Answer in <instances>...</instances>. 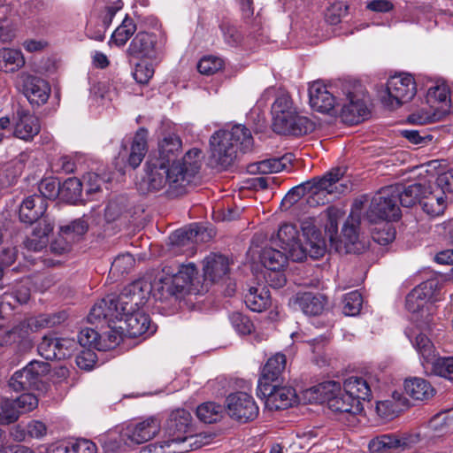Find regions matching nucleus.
<instances>
[{"label":"nucleus","instance_id":"f257e3e1","mask_svg":"<svg viewBox=\"0 0 453 453\" xmlns=\"http://www.w3.org/2000/svg\"><path fill=\"white\" fill-rule=\"evenodd\" d=\"M143 288L142 282L136 281L127 286L119 296H106L92 307L88 320L91 323L101 319L109 322L124 320L125 326H120L119 328L126 330L131 338L154 334L156 326L150 323L149 315L140 309L147 302L149 293ZM145 288H148L146 285Z\"/></svg>","mask_w":453,"mask_h":453},{"label":"nucleus","instance_id":"f03ea898","mask_svg":"<svg viewBox=\"0 0 453 453\" xmlns=\"http://www.w3.org/2000/svg\"><path fill=\"white\" fill-rule=\"evenodd\" d=\"M301 229L305 244L300 242L296 226L288 223L280 226L277 234L272 236L271 242L288 252L295 262H302L308 256L315 259L323 257L326 250V242L316 227L315 219L303 220Z\"/></svg>","mask_w":453,"mask_h":453},{"label":"nucleus","instance_id":"7ed1b4c3","mask_svg":"<svg viewBox=\"0 0 453 453\" xmlns=\"http://www.w3.org/2000/svg\"><path fill=\"white\" fill-rule=\"evenodd\" d=\"M343 174L344 171L342 168H334L321 178H313L296 186L284 196L282 204L291 206L304 196L310 206L329 203L340 195L349 191V184L342 180Z\"/></svg>","mask_w":453,"mask_h":453},{"label":"nucleus","instance_id":"20e7f679","mask_svg":"<svg viewBox=\"0 0 453 453\" xmlns=\"http://www.w3.org/2000/svg\"><path fill=\"white\" fill-rule=\"evenodd\" d=\"M253 143L250 131L242 125H235L231 130L218 131L210 139L211 163L226 168L234 163L238 146L242 151H248Z\"/></svg>","mask_w":453,"mask_h":453},{"label":"nucleus","instance_id":"39448f33","mask_svg":"<svg viewBox=\"0 0 453 453\" xmlns=\"http://www.w3.org/2000/svg\"><path fill=\"white\" fill-rule=\"evenodd\" d=\"M196 274V267L192 263L178 265L176 268L165 266L151 284L150 292L156 300L175 303L188 291Z\"/></svg>","mask_w":453,"mask_h":453},{"label":"nucleus","instance_id":"423d86ee","mask_svg":"<svg viewBox=\"0 0 453 453\" xmlns=\"http://www.w3.org/2000/svg\"><path fill=\"white\" fill-rule=\"evenodd\" d=\"M309 401L326 402L328 408L334 413L355 417L363 411V403L352 398L341 384L334 380H326L311 387L305 392Z\"/></svg>","mask_w":453,"mask_h":453},{"label":"nucleus","instance_id":"0eeeda50","mask_svg":"<svg viewBox=\"0 0 453 453\" xmlns=\"http://www.w3.org/2000/svg\"><path fill=\"white\" fill-rule=\"evenodd\" d=\"M417 88L414 78L410 73H400L391 76L387 82V96L383 103L391 109L409 102L416 95Z\"/></svg>","mask_w":453,"mask_h":453},{"label":"nucleus","instance_id":"6e6552de","mask_svg":"<svg viewBox=\"0 0 453 453\" xmlns=\"http://www.w3.org/2000/svg\"><path fill=\"white\" fill-rule=\"evenodd\" d=\"M367 217L371 221L378 219L396 220L400 218V208L397 204V190L395 188H381L372 198Z\"/></svg>","mask_w":453,"mask_h":453},{"label":"nucleus","instance_id":"1a4fd4ad","mask_svg":"<svg viewBox=\"0 0 453 453\" xmlns=\"http://www.w3.org/2000/svg\"><path fill=\"white\" fill-rule=\"evenodd\" d=\"M165 44L164 35L139 32L131 41L127 54L134 58L157 60L161 58Z\"/></svg>","mask_w":453,"mask_h":453},{"label":"nucleus","instance_id":"9d476101","mask_svg":"<svg viewBox=\"0 0 453 453\" xmlns=\"http://www.w3.org/2000/svg\"><path fill=\"white\" fill-rule=\"evenodd\" d=\"M438 289V282L434 280H429L420 283L410 294L406 296V308L407 310L415 315L413 319L419 323V313L420 317H424L426 313V325H428V313L425 311H428L427 303H434L438 300L436 291Z\"/></svg>","mask_w":453,"mask_h":453},{"label":"nucleus","instance_id":"9b49d317","mask_svg":"<svg viewBox=\"0 0 453 453\" xmlns=\"http://www.w3.org/2000/svg\"><path fill=\"white\" fill-rule=\"evenodd\" d=\"M191 421L192 416L189 411L184 409H177L170 413L165 424V430L169 437L168 440L180 452L188 450L185 443L193 438L186 435L190 430Z\"/></svg>","mask_w":453,"mask_h":453},{"label":"nucleus","instance_id":"f8f14e48","mask_svg":"<svg viewBox=\"0 0 453 453\" xmlns=\"http://www.w3.org/2000/svg\"><path fill=\"white\" fill-rule=\"evenodd\" d=\"M344 97L340 98L341 117L349 125H355L368 115L366 104L362 98L358 87L346 83L342 88Z\"/></svg>","mask_w":453,"mask_h":453},{"label":"nucleus","instance_id":"ddd939ff","mask_svg":"<svg viewBox=\"0 0 453 453\" xmlns=\"http://www.w3.org/2000/svg\"><path fill=\"white\" fill-rule=\"evenodd\" d=\"M148 173H147V184L150 191H158L169 185L170 188L176 191L178 194L184 192L186 186L180 185V182H173L175 179H180L174 171L173 173V165L169 166L158 160L150 158L148 161Z\"/></svg>","mask_w":453,"mask_h":453},{"label":"nucleus","instance_id":"4468645a","mask_svg":"<svg viewBox=\"0 0 453 453\" xmlns=\"http://www.w3.org/2000/svg\"><path fill=\"white\" fill-rule=\"evenodd\" d=\"M257 395L265 399V407L270 411L287 409L292 406L296 399L293 388L273 383L257 385Z\"/></svg>","mask_w":453,"mask_h":453},{"label":"nucleus","instance_id":"2eb2a0df","mask_svg":"<svg viewBox=\"0 0 453 453\" xmlns=\"http://www.w3.org/2000/svg\"><path fill=\"white\" fill-rule=\"evenodd\" d=\"M16 87L32 105H42L50 97V88L47 81L27 73H21L17 76Z\"/></svg>","mask_w":453,"mask_h":453},{"label":"nucleus","instance_id":"dca6fc26","mask_svg":"<svg viewBox=\"0 0 453 453\" xmlns=\"http://www.w3.org/2000/svg\"><path fill=\"white\" fill-rule=\"evenodd\" d=\"M50 371L48 363L31 361L22 370L17 371L10 379L9 385L15 390H24L37 388L43 375Z\"/></svg>","mask_w":453,"mask_h":453},{"label":"nucleus","instance_id":"f3484780","mask_svg":"<svg viewBox=\"0 0 453 453\" xmlns=\"http://www.w3.org/2000/svg\"><path fill=\"white\" fill-rule=\"evenodd\" d=\"M226 406L229 416L242 423L252 421L258 415L255 400L247 393L231 394L226 398Z\"/></svg>","mask_w":453,"mask_h":453},{"label":"nucleus","instance_id":"a211bd4d","mask_svg":"<svg viewBox=\"0 0 453 453\" xmlns=\"http://www.w3.org/2000/svg\"><path fill=\"white\" fill-rule=\"evenodd\" d=\"M161 421L155 416L128 425L122 432V439L127 443L141 444L153 439L160 431Z\"/></svg>","mask_w":453,"mask_h":453},{"label":"nucleus","instance_id":"6ab92c4d","mask_svg":"<svg viewBox=\"0 0 453 453\" xmlns=\"http://www.w3.org/2000/svg\"><path fill=\"white\" fill-rule=\"evenodd\" d=\"M202 163V151L199 149L193 148L189 150L181 161H177L173 165V171H176V174L180 179H175L173 182H180L182 186H189L196 175L198 173ZM172 174H174L173 172Z\"/></svg>","mask_w":453,"mask_h":453},{"label":"nucleus","instance_id":"aec40b11","mask_svg":"<svg viewBox=\"0 0 453 453\" xmlns=\"http://www.w3.org/2000/svg\"><path fill=\"white\" fill-rule=\"evenodd\" d=\"M297 108L295 106L289 94L279 91L272 105L273 127L275 132L286 128L287 122L295 117Z\"/></svg>","mask_w":453,"mask_h":453},{"label":"nucleus","instance_id":"412c9836","mask_svg":"<svg viewBox=\"0 0 453 453\" xmlns=\"http://www.w3.org/2000/svg\"><path fill=\"white\" fill-rule=\"evenodd\" d=\"M309 97L311 107L319 112L328 113L340 105V99L337 100L332 91L320 81H315L310 86Z\"/></svg>","mask_w":453,"mask_h":453},{"label":"nucleus","instance_id":"4be33fe9","mask_svg":"<svg viewBox=\"0 0 453 453\" xmlns=\"http://www.w3.org/2000/svg\"><path fill=\"white\" fill-rule=\"evenodd\" d=\"M48 208V202L42 196L32 195L25 198L20 206L19 216L21 222L33 224L43 217Z\"/></svg>","mask_w":453,"mask_h":453},{"label":"nucleus","instance_id":"5701e85b","mask_svg":"<svg viewBox=\"0 0 453 453\" xmlns=\"http://www.w3.org/2000/svg\"><path fill=\"white\" fill-rule=\"evenodd\" d=\"M289 302L295 309H300L304 314L318 316L324 311L326 299L323 295L305 292L296 294Z\"/></svg>","mask_w":453,"mask_h":453},{"label":"nucleus","instance_id":"b1692460","mask_svg":"<svg viewBox=\"0 0 453 453\" xmlns=\"http://www.w3.org/2000/svg\"><path fill=\"white\" fill-rule=\"evenodd\" d=\"M420 204L423 211L431 217H437L443 214L446 207L445 192L436 184L426 186V193L423 194Z\"/></svg>","mask_w":453,"mask_h":453},{"label":"nucleus","instance_id":"393cba45","mask_svg":"<svg viewBox=\"0 0 453 453\" xmlns=\"http://www.w3.org/2000/svg\"><path fill=\"white\" fill-rule=\"evenodd\" d=\"M109 342L102 340L98 333L92 328H84L78 334V342L84 349H97L105 351L118 344L121 340V336L117 334H108Z\"/></svg>","mask_w":453,"mask_h":453},{"label":"nucleus","instance_id":"a878e982","mask_svg":"<svg viewBox=\"0 0 453 453\" xmlns=\"http://www.w3.org/2000/svg\"><path fill=\"white\" fill-rule=\"evenodd\" d=\"M40 130L41 123L36 116L27 111H18L13 131L15 137L24 141H32Z\"/></svg>","mask_w":453,"mask_h":453},{"label":"nucleus","instance_id":"bb28decb","mask_svg":"<svg viewBox=\"0 0 453 453\" xmlns=\"http://www.w3.org/2000/svg\"><path fill=\"white\" fill-rule=\"evenodd\" d=\"M54 224L47 217L42 218L24 242L28 250L41 251L49 242V234L53 231Z\"/></svg>","mask_w":453,"mask_h":453},{"label":"nucleus","instance_id":"cd10ccee","mask_svg":"<svg viewBox=\"0 0 453 453\" xmlns=\"http://www.w3.org/2000/svg\"><path fill=\"white\" fill-rule=\"evenodd\" d=\"M67 319L65 311H59L53 314H42L37 318L29 320L27 323H20L12 330V334L19 337H26L28 330L33 327H53L64 322Z\"/></svg>","mask_w":453,"mask_h":453},{"label":"nucleus","instance_id":"c85d7f7f","mask_svg":"<svg viewBox=\"0 0 453 453\" xmlns=\"http://www.w3.org/2000/svg\"><path fill=\"white\" fill-rule=\"evenodd\" d=\"M102 4L104 12L102 15L103 25L96 30L91 27L87 28V35L93 40L102 42L105 37V30L111 25L112 18L122 8L121 0H97Z\"/></svg>","mask_w":453,"mask_h":453},{"label":"nucleus","instance_id":"c756f323","mask_svg":"<svg viewBox=\"0 0 453 453\" xmlns=\"http://www.w3.org/2000/svg\"><path fill=\"white\" fill-rule=\"evenodd\" d=\"M229 260L219 254H211L204 259L203 275L212 282L225 279L229 273Z\"/></svg>","mask_w":453,"mask_h":453},{"label":"nucleus","instance_id":"7c9ffc66","mask_svg":"<svg viewBox=\"0 0 453 453\" xmlns=\"http://www.w3.org/2000/svg\"><path fill=\"white\" fill-rule=\"evenodd\" d=\"M181 149V140L175 134L165 135L158 142V156L152 157L169 166L177 163V156Z\"/></svg>","mask_w":453,"mask_h":453},{"label":"nucleus","instance_id":"2f4dec72","mask_svg":"<svg viewBox=\"0 0 453 453\" xmlns=\"http://www.w3.org/2000/svg\"><path fill=\"white\" fill-rule=\"evenodd\" d=\"M427 104L445 116L450 109V96L449 86L444 81H438L431 86L426 95Z\"/></svg>","mask_w":453,"mask_h":453},{"label":"nucleus","instance_id":"473e14b6","mask_svg":"<svg viewBox=\"0 0 453 453\" xmlns=\"http://www.w3.org/2000/svg\"><path fill=\"white\" fill-rule=\"evenodd\" d=\"M287 357L282 353L272 356L263 367L257 385L276 383L286 369Z\"/></svg>","mask_w":453,"mask_h":453},{"label":"nucleus","instance_id":"72a5a7b5","mask_svg":"<svg viewBox=\"0 0 453 453\" xmlns=\"http://www.w3.org/2000/svg\"><path fill=\"white\" fill-rule=\"evenodd\" d=\"M388 187L396 188L397 202L399 201L404 207H411L418 202L420 203L423 194L426 193V186L420 183H414L407 187L402 184Z\"/></svg>","mask_w":453,"mask_h":453},{"label":"nucleus","instance_id":"f704fd0d","mask_svg":"<svg viewBox=\"0 0 453 453\" xmlns=\"http://www.w3.org/2000/svg\"><path fill=\"white\" fill-rule=\"evenodd\" d=\"M245 303L253 311L261 312L265 311L271 303L269 290L266 287L261 285L251 287L245 296Z\"/></svg>","mask_w":453,"mask_h":453},{"label":"nucleus","instance_id":"c9c22d12","mask_svg":"<svg viewBox=\"0 0 453 453\" xmlns=\"http://www.w3.org/2000/svg\"><path fill=\"white\" fill-rule=\"evenodd\" d=\"M404 389L408 395L419 401L428 400L434 394V388L430 382L418 377L406 380L404 382Z\"/></svg>","mask_w":453,"mask_h":453},{"label":"nucleus","instance_id":"e433bc0d","mask_svg":"<svg viewBox=\"0 0 453 453\" xmlns=\"http://www.w3.org/2000/svg\"><path fill=\"white\" fill-rule=\"evenodd\" d=\"M343 388L353 399L358 400L359 403L363 401H370L372 390L367 380L362 377L351 376L344 380Z\"/></svg>","mask_w":453,"mask_h":453},{"label":"nucleus","instance_id":"4c0bfd02","mask_svg":"<svg viewBox=\"0 0 453 453\" xmlns=\"http://www.w3.org/2000/svg\"><path fill=\"white\" fill-rule=\"evenodd\" d=\"M406 399L398 392L392 394L391 399L378 401L376 411L382 418L392 419L403 411Z\"/></svg>","mask_w":453,"mask_h":453},{"label":"nucleus","instance_id":"58836bf2","mask_svg":"<svg viewBox=\"0 0 453 453\" xmlns=\"http://www.w3.org/2000/svg\"><path fill=\"white\" fill-rule=\"evenodd\" d=\"M147 134L144 128H140L134 136L130 153L127 158L128 165L136 168L142 163L147 152Z\"/></svg>","mask_w":453,"mask_h":453},{"label":"nucleus","instance_id":"ea45409f","mask_svg":"<svg viewBox=\"0 0 453 453\" xmlns=\"http://www.w3.org/2000/svg\"><path fill=\"white\" fill-rule=\"evenodd\" d=\"M261 263L269 271L281 270L290 259L288 252L273 247H265L260 254Z\"/></svg>","mask_w":453,"mask_h":453},{"label":"nucleus","instance_id":"a19ab883","mask_svg":"<svg viewBox=\"0 0 453 453\" xmlns=\"http://www.w3.org/2000/svg\"><path fill=\"white\" fill-rule=\"evenodd\" d=\"M25 65V59L20 50L14 49H0V70L5 73L18 71Z\"/></svg>","mask_w":453,"mask_h":453},{"label":"nucleus","instance_id":"79ce46f5","mask_svg":"<svg viewBox=\"0 0 453 453\" xmlns=\"http://www.w3.org/2000/svg\"><path fill=\"white\" fill-rule=\"evenodd\" d=\"M411 342L422 359L424 368L428 369L429 363L438 355L434 343L423 334H418Z\"/></svg>","mask_w":453,"mask_h":453},{"label":"nucleus","instance_id":"37998d69","mask_svg":"<svg viewBox=\"0 0 453 453\" xmlns=\"http://www.w3.org/2000/svg\"><path fill=\"white\" fill-rule=\"evenodd\" d=\"M287 122L286 128L279 129L276 133L281 134L303 135L313 130L314 125L307 117L301 116L298 111L295 117Z\"/></svg>","mask_w":453,"mask_h":453},{"label":"nucleus","instance_id":"c03bdc74","mask_svg":"<svg viewBox=\"0 0 453 453\" xmlns=\"http://www.w3.org/2000/svg\"><path fill=\"white\" fill-rule=\"evenodd\" d=\"M401 440L393 434H382L373 438L368 445L371 453H391L402 447Z\"/></svg>","mask_w":453,"mask_h":453},{"label":"nucleus","instance_id":"a18cd8bd","mask_svg":"<svg viewBox=\"0 0 453 453\" xmlns=\"http://www.w3.org/2000/svg\"><path fill=\"white\" fill-rule=\"evenodd\" d=\"M292 160V155H285L281 157H273L258 162L256 166V172L260 174H269L279 173L288 167Z\"/></svg>","mask_w":453,"mask_h":453},{"label":"nucleus","instance_id":"49530a36","mask_svg":"<svg viewBox=\"0 0 453 453\" xmlns=\"http://www.w3.org/2000/svg\"><path fill=\"white\" fill-rule=\"evenodd\" d=\"M444 116L426 103L409 115L408 121L416 125H426L441 120Z\"/></svg>","mask_w":453,"mask_h":453},{"label":"nucleus","instance_id":"de8ad7c7","mask_svg":"<svg viewBox=\"0 0 453 453\" xmlns=\"http://www.w3.org/2000/svg\"><path fill=\"white\" fill-rule=\"evenodd\" d=\"M428 372L453 380V357H439L429 363Z\"/></svg>","mask_w":453,"mask_h":453},{"label":"nucleus","instance_id":"09e8293b","mask_svg":"<svg viewBox=\"0 0 453 453\" xmlns=\"http://www.w3.org/2000/svg\"><path fill=\"white\" fill-rule=\"evenodd\" d=\"M64 237L73 244L79 242L88 229V223L84 219H76L66 225L60 226Z\"/></svg>","mask_w":453,"mask_h":453},{"label":"nucleus","instance_id":"8fccbe9b","mask_svg":"<svg viewBox=\"0 0 453 453\" xmlns=\"http://www.w3.org/2000/svg\"><path fill=\"white\" fill-rule=\"evenodd\" d=\"M223 409L221 405L212 402L204 403L196 409L197 418L204 423H214L222 418Z\"/></svg>","mask_w":453,"mask_h":453},{"label":"nucleus","instance_id":"3c124183","mask_svg":"<svg viewBox=\"0 0 453 453\" xmlns=\"http://www.w3.org/2000/svg\"><path fill=\"white\" fill-rule=\"evenodd\" d=\"M136 31V25L131 18L126 17L122 23L115 29L111 41L118 46H123Z\"/></svg>","mask_w":453,"mask_h":453},{"label":"nucleus","instance_id":"603ef678","mask_svg":"<svg viewBox=\"0 0 453 453\" xmlns=\"http://www.w3.org/2000/svg\"><path fill=\"white\" fill-rule=\"evenodd\" d=\"M58 338L44 336L38 345L39 354L46 360L64 359V355L58 349Z\"/></svg>","mask_w":453,"mask_h":453},{"label":"nucleus","instance_id":"864d4df0","mask_svg":"<svg viewBox=\"0 0 453 453\" xmlns=\"http://www.w3.org/2000/svg\"><path fill=\"white\" fill-rule=\"evenodd\" d=\"M431 429L438 434H445L453 428V411L435 414L430 420Z\"/></svg>","mask_w":453,"mask_h":453},{"label":"nucleus","instance_id":"5fc2aeb1","mask_svg":"<svg viewBox=\"0 0 453 453\" xmlns=\"http://www.w3.org/2000/svg\"><path fill=\"white\" fill-rule=\"evenodd\" d=\"M60 194L62 196L68 201H75L77 200L82 192L83 184L82 182L75 177L66 179L60 185Z\"/></svg>","mask_w":453,"mask_h":453},{"label":"nucleus","instance_id":"6e6d98bb","mask_svg":"<svg viewBox=\"0 0 453 453\" xmlns=\"http://www.w3.org/2000/svg\"><path fill=\"white\" fill-rule=\"evenodd\" d=\"M363 304L361 294L355 290L346 294L342 299V311L346 316H356Z\"/></svg>","mask_w":453,"mask_h":453},{"label":"nucleus","instance_id":"4d7b16f0","mask_svg":"<svg viewBox=\"0 0 453 453\" xmlns=\"http://www.w3.org/2000/svg\"><path fill=\"white\" fill-rule=\"evenodd\" d=\"M224 62L220 58L207 56L201 58L197 65L199 73L205 75H211L223 68Z\"/></svg>","mask_w":453,"mask_h":453},{"label":"nucleus","instance_id":"13d9d810","mask_svg":"<svg viewBox=\"0 0 453 453\" xmlns=\"http://www.w3.org/2000/svg\"><path fill=\"white\" fill-rule=\"evenodd\" d=\"M19 412L13 400H5L0 406V424L8 425L15 422Z\"/></svg>","mask_w":453,"mask_h":453},{"label":"nucleus","instance_id":"bf43d9fd","mask_svg":"<svg viewBox=\"0 0 453 453\" xmlns=\"http://www.w3.org/2000/svg\"><path fill=\"white\" fill-rule=\"evenodd\" d=\"M325 213L326 218L325 229L329 240L334 242L338 233V220L341 218V211L336 208L330 207L326 209Z\"/></svg>","mask_w":453,"mask_h":453},{"label":"nucleus","instance_id":"052dcab7","mask_svg":"<svg viewBox=\"0 0 453 453\" xmlns=\"http://www.w3.org/2000/svg\"><path fill=\"white\" fill-rule=\"evenodd\" d=\"M134 265V258L129 253L119 255L111 263V272L115 274L127 273Z\"/></svg>","mask_w":453,"mask_h":453},{"label":"nucleus","instance_id":"680f3d73","mask_svg":"<svg viewBox=\"0 0 453 453\" xmlns=\"http://www.w3.org/2000/svg\"><path fill=\"white\" fill-rule=\"evenodd\" d=\"M40 195L43 199H54L61 191L60 183L52 178H47L42 180L39 184Z\"/></svg>","mask_w":453,"mask_h":453},{"label":"nucleus","instance_id":"e2e57ef3","mask_svg":"<svg viewBox=\"0 0 453 453\" xmlns=\"http://www.w3.org/2000/svg\"><path fill=\"white\" fill-rule=\"evenodd\" d=\"M230 321L233 327L241 334H250L253 330V324L250 319L240 312L232 313Z\"/></svg>","mask_w":453,"mask_h":453},{"label":"nucleus","instance_id":"0e129e2a","mask_svg":"<svg viewBox=\"0 0 453 453\" xmlns=\"http://www.w3.org/2000/svg\"><path fill=\"white\" fill-rule=\"evenodd\" d=\"M140 453H180L167 439L160 442L150 443L141 449Z\"/></svg>","mask_w":453,"mask_h":453},{"label":"nucleus","instance_id":"69168bd1","mask_svg":"<svg viewBox=\"0 0 453 453\" xmlns=\"http://www.w3.org/2000/svg\"><path fill=\"white\" fill-rule=\"evenodd\" d=\"M154 75V67L151 64L138 63L133 72L134 79L140 84H147Z\"/></svg>","mask_w":453,"mask_h":453},{"label":"nucleus","instance_id":"338daca9","mask_svg":"<svg viewBox=\"0 0 453 453\" xmlns=\"http://www.w3.org/2000/svg\"><path fill=\"white\" fill-rule=\"evenodd\" d=\"M13 401L19 414L29 412L38 406V399L33 394H22Z\"/></svg>","mask_w":453,"mask_h":453},{"label":"nucleus","instance_id":"774afa93","mask_svg":"<svg viewBox=\"0 0 453 453\" xmlns=\"http://www.w3.org/2000/svg\"><path fill=\"white\" fill-rule=\"evenodd\" d=\"M395 238V231L388 223H386L381 228L377 229L372 234V239L380 245H387L392 242Z\"/></svg>","mask_w":453,"mask_h":453}]
</instances>
